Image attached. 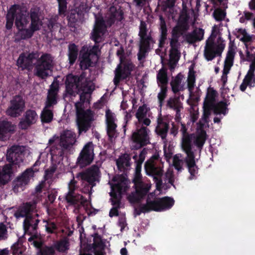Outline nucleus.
Wrapping results in <instances>:
<instances>
[{
	"instance_id": "f257e3e1",
	"label": "nucleus",
	"mask_w": 255,
	"mask_h": 255,
	"mask_svg": "<svg viewBox=\"0 0 255 255\" xmlns=\"http://www.w3.org/2000/svg\"><path fill=\"white\" fill-rule=\"evenodd\" d=\"M76 177L82 181L81 192L90 196L93 188L100 181L101 172L98 165H93L85 171L78 173Z\"/></svg>"
},
{
	"instance_id": "f03ea898",
	"label": "nucleus",
	"mask_w": 255,
	"mask_h": 255,
	"mask_svg": "<svg viewBox=\"0 0 255 255\" xmlns=\"http://www.w3.org/2000/svg\"><path fill=\"white\" fill-rule=\"evenodd\" d=\"M36 61L34 63V74L41 79L50 76L54 66V57L50 53H44L39 57L37 54Z\"/></svg>"
},
{
	"instance_id": "7ed1b4c3",
	"label": "nucleus",
	"mask_w": 255,
	"mask_h": 255,
	"mask_svg": "<svg viewBox=\"0 0 255 255\" xmlns=\"http://www.w3.org/2000/svg\"><path fill=\"white\" fill-rule=\"evenodd\" d=\"M117 55L120 56V63L115 71L113 82L116 86H119L121 81L128 78L134 68V65L130 60L124 58V50L123 48L117 50Z\"/></svg>"
},
{
	"instance_id": "20e7f679",
	"label": "nucleus",
	"mask_w": 255,
	"mask_h": 255,
	"mask_svg": "<svg viewBox=\"0 0 255 255\" xmlns=\"http://www.w3.org/2000/svg\"><path fill=\"white\" fill-rule=\"evenodd\" d=\"M82 102H77L75 104L76 109V122L79 133L86 132L91 127L94 120L93 112L90 109L85 110Z\"/></svg>"
},
{
	"instance_id": "39448f33",
	"label": "nucleus",
	"mask_w": 255,
	"mask_h": 255,
	"mask_svg": "<svg viewBox=\"0 0 255 255\" xmlns=\"http://www.w3.org/2000/svg\"><path fill=\"white\" fill-rule=\"evenodd\" d=\"M128 188L127 181L124 178L117 184L112 185L110 195L111 197L112 204L116 207L111 209L109 213L110 217L119 216L118 208H120L122 195Z\"/></svg>"
},
{
	"instance_id": "423d86ee",
	"label": "nucleus",
	"mask_w": 255,
	"mask_h": 255,
	"mask_svg": "<svg viewBox=\"0 0 255 255\" xmlns=\"http://www.w3.org/2000/svg\"><path fill=\"white\" fill-rule=\"evenodd\" d=\"M12 5L15 6V7L13 8L14 23L18 30V35L21 39H27V37L25 35V31L28 29L29 24V14L27 10L20 5L14 4Z\"/></svg>"
},
{
	"instance_id": "0eeeda50",
	"label": "nucleus",
	"mask_w": 255,
	"mask_h": 255,
	"mask_svg": "<svg viewBox=\"0 0 255 255\" xmlns=\"http://www.w3.org/2000/svg\"><path fill=\"white\" fill-rule=\"evenodd\" d=\"M99 45H94L92 48L84 45L80 52V67L81 70H85L93 66L94 62L98 60V52Z\"/></svg>"
},
{
	"instance_id": "6e6552de",
	"label": "nucleus",
	"mask_w": 255,
	"mask_h": 255,
	"mask_svg": "<svg viewBox=\"0 0 255 255\" xmlns=\"http://www.w3.org/2000/svg\"><path fill=\"white\" fill-rule=\"evenodd\" d=\"M226 46L225 40L219 37L217 43L213 38H208L206 41L204 51L205 58L208 61L213 60L216 56H221Z\"/></svg>"
},
{
	"instance_id": "1a4fd4ad",
	"label": "nucleus",
	"mask_w": 255,
	"mask_h": 255,
	"mask_svg": "<svg viewBox=\"0 0 255 255\" xmlns=\"http://www.w3.org/2000/svg\"><path fill=\"white\" fill-rule=\"evenodd\" d=\"M39 163L37 161L33 165L26 169L21 174L17 176L13 181V190L17 192L19 190L23 191L25 186L29 183L30 179L33 177L34 173L38 171L39 169L36 167Z\"/></svg>"
},
{
	"instance_id": "9d476101",
	"label": "nucleus",
	"mask_w": 255,
	"mask_h": 255,
	"mask_svg": "<svg viewBox=\"0 0 255 255\" xmlns=\"http://www.w3.org/2000/svg\"><path fill=\"white\" fill-rule=\"evenodd\" d=\"M76 142V134L71 130H65L61 134L60 137L54 135L49 139L48 144L51 145L54 143L58 142L61 144L62 147L65 149H68Z\"/></svg>"
},
{
	"instance_id": "9b49d317",
	"label": "nucleus",
	"mask_w": 255,
	"mask_h": 255,
	"mask_svg": "<svg viewBox=\"0 0 255 255\" xmlns=\"http://www.w3.org/2000/svg\"><path fill=\"white\" fill-rule=\"evenodd\" d=\"M25 102L19 95H15L9 102V105L6 110V114L11 118H17L21 116L24 110Z\"/></svg>"
},
{
	"instance_id": "f8f14e48",
	"label": "nucleus",
	"mask_w": 255,
	"mask_h": 255,
	"mask_svg": "<svg viewBox=\"0 0 255 255\" xmlns=\"http://www.w3.org/2000/svg\"><path fill=\"white\" fill-rule=\"evenodd\" d=\"M133 187L135 191L128 195V199L131 203H137L146 196L151 188V185L143 182L134 184Z\"/></svg>"
},
{
	"instance_id": "ddd939ff",
	"label": "nucleus",
	"mask_w": 255,
	"mask_h": 255,
	"mask_svg": "<svg viewBox=\"0 0 255 255\" xmlns=\"http://www.w3.org/2000/svg\"><path fill=\"white\" fill-rule=\"evenodd\" d=\"M149 132L150 130L147 127L142 126L140 128H137L132 133L131 138L135 143V148H140L150 143Z\"/></svg>"
},
{
	"instance_id": "4468645a",
	"label": "nucleus",
	"mask_w": 255,
	"mask_h": 255,
	"mask_svg": "<svg viewBox=\"0 0 255 255\" xmlns=\"http://www.w3.org/2000/svg\"><path fill=\"white\" fill-rule=\"evenodd\" d=\"M24 149L22 146L13 145L7 149L6 157L9 164L18 165L23 162L24 158Z\"/></svg>"
},
{
	"instance_id": "2eb2a0df",
	"label": "nucleus",
	"mask_w": 255,
	"mask_h": 255,
	"mask_svg": "<svg viewBox=\"0 0 255 255\" xmlns=\"http://www.w3.org/2000/svg\"><path fill=\"white\" fill-rule=\"evenodd\" d=\"M29 16L30 18L31 23L29 24L28 29L25 31V35L27 37V39L31 38L35 31L39 30L42 24L38 9L31 8Z\"/></svg>"
},
{
	"instance_id": "dca6fc26",
	"label": "nucleus",
	"mask_w": 255,
	"mask_h": 255,
	"mask_svg": "<svg viewBox=\"0 0 255 255\" xmlns=\"http://www.w3.org/2000/svg\"><path fill=\"white\" fill-rule=\"evenodd\" d=\"M93 150L92 142H89L86 143L79 154L77 164L80 167H85L90 165L93 160Z\"/></svg>"
},
{
	"instance_id": "f3484780",
	"label": "nucleus",
	"mask_w": 255,
	"mask_h": 255,
	"mask_svg": "<svg viewBox=\"0 0 255 255\" xmlns=\"http://www.w3.org/2000/svg\"><path fill=\"white\" fill-rule=\"evenodd\" d=\"M82 79V76L74 75L72 74H69L66 76L65 81V96L75 97L77 94L79 82Z\"/></svg>"
},
{
	"instance_id": "a211bd4d",
	"label": "nucleus",
	"mask_w": 255,
	"mask_h": 255,
	"mask_svg": "<svg viewBox=\"0 0 255 255\" xmlns=\"http://www.w3.org/2000/svg\"><path fill=\"white\" fill-rule=\"evenodd\" d=\"M215 99V91H213L211 93H208L206 100H205V105L209 109L213 111L215 114H226L228 104L223 101L220 102L217 104L214 103Z\"/></svg>"
},
{
	"instance_id": "6ab92c4d",
	"label": "nucleus",
	"mask_w": 255,
	"mask_h": 255,
	"mask_svg": "<svg viewBox=\"0 0 255 255\" xmlns=\"http://www.w3.org/2000/svg\"><path fill=\"white\" fill-rule=\"evenodd\" d=\"M106 124L107 134L108 136V139L110 142L113 141L117 137L116 128L117 125L115 122L116 118L115 114L110 109L106 111Z\"/></svg>"
},
{
	"instance_id": "aec40b11",
	"label": "nucleus",
	"mask_w": 255,
	"mask_h": 255,
	"mask_svg": "<svg viewBox=\"0 0 255 255\" xmlns=\"http://www.w3.org/2000/svg\"><path fill=\"white\" fill-rule=\"evenodd\" d=\"M149 202L152 211L156 212H161L169 209L174 204L173 198L168 196L157 198L153 200H150L149 198Z\"/></svg>"
},
{
	"instance_id": "412c9836",
	"label": "nucleus",
	"mask_w": 255,
	"mask_h": 255,
	"mask_svg": "<svg viewBox=\"0 0 255 255\" xmlns=\"http://www.w3.org/2000/svg\"><path fill=\"white\" fill-rule=\"evenodd\" d=\"M38 116L34 110L28 109L23 114L18 123V127L22 130H26L38 121Z\"/></svg>"
},
{
	"instance_id": "4be33fe9",
	"label": "nucleus",
	"mask_w": 255,
	"mask_h": 255,
	"mask_svg": "<svg viewBox=\"0 0 255 255\" xmlns=\"http://www.w3.org/2000/svg\"><path fill=\"white\" fill-rule=\"evenodd\" d=\"M37 52H32L27 55L25 53H21L17 61L16 65L19 69L23 71L24 70H30L34 65L33 61L36 59Z\"/></svg>"
},
{
	"instance_id": "5701e85b",
	"label": "nucleus",
	"mask_w": 255,
	"mask_h": 255,
	"mask_svg": "<svg viewBox=\"0 0 255 255\" xmlns=\"http://www.w3.org/2000/svg\"><path fill=\"white\" fill-rule=\"evenodd\" d=\"M124 12L120 6L112 5L106 16V21L109 26H111L116 21H121L124 18Z\"/></svg>"
},
{
	"instance_id": "b1692460",
	"label": "nucleus",
	"mask_w": 255,
	"mask_h": 255,
	"mask_svg": "<svg viewBox=\"0 0 255 255\" xmlns=\"http://www.w3.org/2000/svg\"><path fill=\"white\" fill-rule=\"evenodd\" d=\"M106 28L105 21L103 18L96 20L95 26L91 32V39L95 43V45H99L98 43L101 42L102 36L105 34Z\"/></svg>"
},
{
	"instance_id": "393cba45",
	"label": "nucleus",
	"mask_w": 255,
	"mask_h": 255,
	"mask_svg": "<svg viewBox=\"0 0 255 255\" xmlns=\"http://www.w3.org/2000/svg\"><path fill=\"white\" fill-rule=\"evenodd\" d=\"M36 207L35 202H27L22 204L14 213L16 218L30 217L31 214L34 211Z\"/></svg>"
},
{
	"instance_id": "a878e982",
	"label": "nucleus",
	"mask_w": 255,
	"mask_h": 255,
	"mask_svg": "<svg viewBox=\"0 0 255 255\" xmlns=\"http://www.w3.org/2000/svg\"><path fill=\"white\" fill-rule=\"evenodd\" d=\"M157 125L155 131L161 138L162 140L165 142L167 141V133L169 129V122L165 121L161 115L160 114L157 119Z\"/></svg>"
},
{
	"instance_id": "bb28decb",
	"label": "nucleus",
	"mask_w": 255,
	"mask_h": 255,
	"mask_svg": "<svg viewBox=\"0 0 255 255\" xmlns=\"http://www.w3.org/2000/svg\"><path fill=\"white\" fill-rule=\"evenodd\" d=\"M93 237V243L92 247L95 255H106L105 252V242L98 233L92 235Z\"/></svg>"
},
{
	"instance_id": "cd10ccee",
	"label": "nucleus",
	"mask_w": 255,
	"mask_h": 255,
	"mask_svg": "<svg viewBox=\"0 0 255 255\" xmlns=\"http://www.w3.org/2000/svg\"><path fill=\"white\" fill-rule=\"evenodd\" d=\"M144 169L146 174L154 178L155 176H162L163 170L161 163H152L151 161H146Z\"/></svg>"
},
{
	"instance_id": "c85d7f7f",
	"label": "nucleus",
	"mask_w": 255,
	"mask_h": 255,
	"mask_svg": "<svg viewBox=\"0 0 255 255\" xmlns=\"http://www.w3.org/2000/svg\"><path fill=\"white\" fill-rule=\"evenodd\" d=\"M39 215L36 214L34 216L30 215V217L25 218L23 221V228L25 233L29 232H36L38 228V225L40 220L38 219Z\"/></svg>"
},
{
	"instance_id": "c756f323",
	"label": "nucleus",
	"mask_w": 255,
	"mask_h": 255,
	"mask_svg": "<svg viewBox=\"0 0 255 255\" xmlns=\"http://www.w3.org/2000/svg\"><path fill=\"white\" fill-rule=\"evenodd\" d=\"M186 167L190 173L189 179L192 180L196 178L198 173L199 168L196 165L195 155L186 156L184 159Z\"/></svg>"
},
{
	"instance_id": "7c9ffc66",
	"label": "nucleus",
	"mask_w": 255,
	"mask_h": 255,
	"mask_svg": "<svg viewBox=\"0 0 255 255\" xmlns=\"http://www.w3.org/2000/svg\"><path fill=\"white\" fill-rule=\"evenodd\" d=\"M195 138V135L193 133L187 134L185 136H182L181 141V146L183 150L186 154V156L195 155L192 150L193 140Z\"/></svg>"
},
{
	"instance_id": "2f4dec72",
	"label": "nucleus",
	"mask_w": 255,
	"mask_h": 255,
	"mask_svg": "<svg viewBox=\"0 0 255 255\" xmlns=\"http://www.w3.org/2000/svg\"><path fill=\"white\" fill-rule=\"evenodd\" d=\"M50 148V154L52 160H55L56 162L60 163L63 159L64 148L62 147L61 144L58 142L54 143Z\"/></svg>"
},
{
	"instance_id": "473e14b6",
	"label": "nucleus",
	"mask_w": 255,
	"mask_h": 255,
	"mask_svg": "<svg viewBox=\"0 0 255 255\" xmlns=\"http://www.w3.org/2000/svg\"><path fill=\"white\" fill-rule=\"evenodd\" d=\"M15 128V126L11 122L5 120L0 121V140H4L7 134L13 133Z\"/></svg>"
},
{
	"instance_id": "72a5a7b5",
	"label": "nucleus",
	"mask_w": 255,
	"mask_h": 255,
	"mask_svg": "<svg viewBox=\"0 0 255 255\" xmlns=\"http://www.w3.org/2000/svg\"><path fill=\"white\" fill-rule=\"evenodd\" d=\"M12 173L10 164H6L0 169V186H4L10 181Z\"/></svg>"
},
{
	"instance_id": "f704fd0d",
	"label": "nucleus",
	"mask_w": 255,
	"mask_h": 255,
	"mask_svg": "<svg viewBox=\"0 0 255 255\" xmlns=\"http://www.w3.org/2000/svg\"><path fill=\"white\" fill-rule=\"evenodd\" d=\"M65 199L69 205H76L79 202L82 204H84L87 201V199L83 195L71 192H67Z\"/></svg>"
},
{
	"instance_id": "c9c22d12",
	"label": "nucleus",
	"mask_w": 255,
	"mask_h": 255,
	"mask_svg": "<svg viewBox=\"0 0 255 255\" xmlns=\"http://www.w3.org/2000/svg\"><path fill=\"white\" fill-rule=\"evenodd\" d=\"M189 14L186 11L182 12L179 16L176 25L173 28L185 33L189 28Z\"/></svg>"
},
{
	"instance_id": "e433bc0d",
	"label": "nucleus",
	"mask_w": 255,
	"mask_h": 255,
	"mask_svg": "<svg viewBox=\"0 0 255 255\" xmlns=\"http://www.w3.org/2000/svg\"><path fill=\"white\" fill-rule=\"evenodd\" d=\"M204 31L202 28L195 29L186 35V40L190 44H193L203 39Z\"/></svg>"
},
{
	"instance_id": "4c0bfd02",
	"label": "nucleus",
	"mask_w": 255,
	"mask_h": 255,
	"mask_svg": "<svg viewBox=\"0 0 255 255\" xmlns=\"http://www.w3.org/2000/svg\"><path fill=\"white\" fill-rule=\"evenodd\" d=\"M131 157L128 153H124L121 155L116 161V164L119 170L121 171H125V170L130 166Z\"/></svg>"
},
{
	"instance_id": "58836bf2",
	"label": "nucleus",
	"mask_w": 255,
	"mask_h": 255,
	"mask_svg": "<svg viewBox=\"0 0 255 255\" xmlns=\"http://www.w3.org/2000/svg\"><path fill=\"white\" fill-rule=\"evenodd\" d=\"M159 20L160 21V35L159 40L158 47L159 48H163L165 45V41L167 39V28L165 20L162 16H160Z\"/></svg>"
},
{
	"instance_id": "ea45409f",
	"label": "nucleus",
	"mask_w": 255,
	"mask_h": 255,
	"mask_svg": "<svg viewBox=\"0 0 255 255\" xmlns=\"http://www.w3.org/2000/svg\"><path fill=\"white\" fill-rule=\"evenodd\" d=\"M185 32L172 28L171 32V37L169 38L170 48H179L180 43L179 42V38Z\"/></svg>"
},
{
	"instance_id": "a19ab883",
	"label": "nucleus",
	"mask_w": 255,
	"mask_h": 255,
	"mask_svg": "<svg viewBox=\"0 0 255 255\" xmlns=\"http://www.w3.org/2000/svg\"><path fill=\"white\" fill-rule=\"evenodd\" d=\"M247 86L250 88L255 87V73L250 75L249 73H247L240 86V89L241 91L244 92Z\"/></svg>"
},
{
	"instance_id": "79ce46f5",
	"label": "nucleus",
	"mask_w": 255,
	"mask_h": 255,
	"mask_svg": "<svg viewBox=\"0 0 255 255\" xmlns=\"http://www.w3.org/2000/svg\"><path fill=\"white\" fill-rule=\"evenodd\" d=\"M78 54V46L74 43H70L68 48V57L70 66L73 65L76 62Z\"/></svg>"
},
{
	"instance_id": "37998d69",
	"label": "nucleus",
	"mask_w": 255,
	"mask_h": 255,
	"mask_svg": "<svg viewBox=\"0 0 255 255\" xmlns=\"http://www.w3.org/2000/svg\"><path fill=\"white\" fill-rule=\"evenodd\" d=\"M182 80V76L180 74H178L174 79L171 80L170 85L172 91L174 94H177L179 91L183 90V87L181 86Z\"/></svg>"
},
{
	"instance_id": "c03bdc74",
	"label": "nucleus",
	"mask_w": 255,
	"mask_h": 255,
	"mask_svg": "<svg viewBox=\"0 0 255 255\" xmlns=\"http://www.w3.org/2000/svg\"><path fill=\"white\" fill-rule=\"evenodd\" d=\"M154 43V40L152 38L151 33H148V36L139 37V47L150 50L151 49V44Z\"/></svg>"
},
{
	"instance_id": "a18cd8bd",
	"label": "nucleus",
	"mask_w": 255,
	"mask_h": 255,
	"mask_svg": "<svg viewBox=\"0 0 255 255\" xmlns=\"http://www.w3.org/2000/svg\"><path fill=\"white\" fill-rule=\"evenodd\" d=\"M79 76H82V79L79 82L78 91L91 93L93 92V89H92L90 81H88L82 74Z\"/></svg>"
},
{
	"instance_id": "49530a36",
	"label": "nucleus",
	"mask_w": 255,
	"mask_h": 255,
	"mask_svg": "<svg viewBox=\"0 0 255 255\" xmlns=\"http://www.w3.org/2000/svg\"><path fill=\"white\" fill-rule=\"evenodd\" d=\"M13 7H15V6L11 5L9 9H8L6 15V22L5 27L7 30H10L12 28L13 25L14 20H15L14 16V10Z\"/></svg>"
},
{
	"instance_id": "de8ad7c7",
	"label": "nucleus",
	"mask_w": 255,
	"mask_h": 255,
	"mask_svg": "<svg viewBox=\"0 0 255 255\" xmlns=\"http://www.w3.org/2000/svg\"><path fill=\"white\" fill-rule=\"evenodd\" d=\"M157 81L159 87H167L168 84V77L165 69L162 68L159 71L157 74Z\"/></svg>"
},
{
	"instance_id": "09e8293b",
	"label": "nucleus",
	"mask_w": 255,
	"mask_h": 255,
	"mask_svg": "<svg viewBox=\"0 0 255 255\" xmlns=\"http://www.w3.org/2000/svg\"><path fill=\"white\" fill-rule=\"evenodd\" d=\"M79 18V13L75 9L71 10L67 16L68 26L72 28H75Z\"/></svg>"
},
{
	"instance_id": "8fccbe9b",
	"label": "nucleus",
	"mask_w": 255,
	"mask_h": 255,
	"mask_svg": "<svg viewBox=\"0 0 255 255\" xmlns=\"http://www.w3.org/2000/svg\"><path fill=\"white\" fill-rule=\"evenodd\" d=\"M206 132L202 130L194 139V143L200 150H201L206 139Z\"/></svg>"
},
{
	"instance_id": "3c124183",
	"label": "nucleus",
	"mask_w": 255,
	"mask_h": 255,
	"mask_svg": "<svg viewBox=\"0 0 255 255\" xmlns=\"http://www.w3.org/2000/svg\"><path fill=\"white\" fill-rule=\"evenodd\" d=\"M53 118V113L51 110L48 108H45L42 111L41 114V121L43 123H49Z\"/></svg>"
},
{
	"instance_id": "603ef678",
	"label": "nucleus",
	"mask_w": 255,
	"mask_h": 255,
	"mask_svg": "<svg viewBox=\"0 0 255 255\" xmlns=\"http://www.w3.org/2000/svg\"><path fill=\"white\" fill-rule=\"evenodd\" d=\"M152 211L149 202V197L146 199V204H143L140 207V208H135L134 211V217L139 216L141 213H148Z\"/></svg>"
},
{
	"instance_id": "864d4df0",
	"label": "nucleus",
	"mask_w": 255,
	"mask_h": 255,
	"mask_svg": "<svg viewBox=\"0 0 255 255\" xmlns=\"http://www.w3.org/2000/svg\"><path fill=\"white\" fill-rule=\"evenodd\" d=\"M58 95L57 94L48 93L45 103V108H50L57 103Z\"/></svg>"
},
{
	"instance_id": "5fc2aeb1",
	"label": "nucleus",
	"mask_w": 255,
	"mask_h": 255,
	"mask_svg": "<svg viewBox=\"0 0 255 255\" xmlns=\"http://www.w3.org/2000/svg\"><path fill=\"white\" fill-rule=\"evenodd\" d=\"M167 106L173 110L178 107H182V103L180 101L179 97L170 98L167 102Z\"/></svg>"
},
{
	"instance_id": "6e6d98bb",
	"label": "nucleus",
	"mask_w": 255,
	"mask_h": 255,
	"mask_svg": "<svg viewBox=\"0 0 255 255\" xmlns=\"http://www.w3.org/2000/svg\"><path fill=\"white\" fill-rule=\"evenodd\" d=\"M58 4V14L60 16L65 17L67 10V2L66 0H57Z\"/></svg>"
},
{
	"instance_id": "4d7b16f0",
	"label": "nucleus",
	"mask_w": 255,
	"mask_h": 255,
	"mask_svg": "<svg viewBox=\"0 0 255 255\" xmlns=\"http://www.w3.org/2000/svg\"><path fill=\"white\" fill-rule=\"evenodd\" d=\"M160 91L158 94L157 98L158 100V106L161 109L163 104L164 99L167 96V87L160 86Z\"/></svg>"
},
{
	"instance_id": "13d9d810",
	"label": "nucleus",
	"mask_w": 255,
	"mask_h": 255,
	"mask_svg": "<svg viewBox=\"0 0 255 255\" xmlns=\"http://www.w3.org/2000/svg\"><path fill=\"white\" fill-rule=\"evenodd\" d=\"M148 109L145 104L139 106L135 114V117L138 120H141L143 118L146 117Z\"/></svg>"
},
{
	"instance_id": "bf43d9fd",
	"label": "nucleus",
	"mask_w": 255,
	"mask_h": 255,
	"mask_svg": "<svg viewBox=\"0 0 255 255\" xmlns=\"http://www.w3.org/2000/svg\"><path fill=\"white\" fill-rule=\"evenodd\" d=\"M58 19V16L57 15H55L52 16L48 20L47 25L49 30L52 31V30L58 27V25L59 24L57 22Z\"/></svg>"
},
{
	"instance_id": "052dcab7",
	"label": "nucleus",
	"mask_w": 255,
	"mask_h": 255,
	"mask_svg": "<svg viewBox=\"0 0 255 255\" xmlns=\"http://www.w3.org/2000/svg\"><path fill=\"white\" fill-rule=\"evenodd\" d=\"M148 29L145 21L141 20L139 26V32L138 35L139 37L148 36Z\"/></svg>"
},
{
	"instance_id": "680f3d73",
	"label": "nucleus",
	"mask_w": 255,
	"mask_h": 255,
	"mask_svg": "<svg viewBox=\"0 0 255 255\" xmlns=\"http://www.w3.org/2000/svg\"><path fill=\"white\" fill-rule=\"evenodd\" d=\"M69 242L65 240H61L55 245V248L60 252H64L68 249Z\"/></svg>"
},
{
	"instance_id": "e2e57ef3",
	"label": "nucleus",
	"mask_w": 255,
	"mask_h": 255,
	"mask_svg": "<svg viewBox=\"0 0 255 255\" xmlns=\"http://www.w3.org/2000/svg\"><path fill=\"white\" fill-rule=\"evenodd\" d=\"M226 14V12L220 8L216 9L213 13L214 18L217 21H222L225 18Z\"/></svg>"
},
{
	"instance_id": "0e129e2a",
	"label": "nucleus",
	"mask_w": 255,
	"mask_h": 255,
	"mask_svg": "<svg viewBox=\"0 0 255 255\" xmlns=\"http://www.w3.org/2000/svg\"><path fill=\"white\" fill-rule=\"evenodd\" d=\"M181 53L179 48H170L169 56L171 61L177 62L180 59Z\"/></svg>"
},
{
	"instance_id": "69168bd1",
	"label": "nucleus",
	"mask_w": 255,
	"mask_h": 255,
	"mask_svg": "<svg viewBox=\"0 0 255 255\" xmlns=\"http://www.w3.org/2000/svg\"><path fill=\"white\" fill-rule=\"evenodd\" d=\"M39 253L40 255H54L55 249L51 246H43L40 249Z\"/></svg>"
},
{
	"instance_id": "338daca9",
	"label": "nucleus",
	"mask_w": 255,
	"mask_h": 255,
	"mask_svg": "<svg viewBox=\"0 0 255 255\" xmlns=\"http://www.w3.org/2000/svg\"><path fill=\"white\" fill-rule=\"evenodd\" d=\"M255 39V35H250L247 32L240 39V40L244 43L246 49H249V44H248V43L252 42L253 39Z\"/></svg>"
},
{
	"instance_id": "774afa93",
	"label": "nucleus",
	"mask_w": 255,
	"mask_h": 255,
	"mask_svg": "<svg viewBox=\"0 0 255 255\" xmlns=\"http://www.w3.org/2000/svg\"><path fill=\"white\" fill-rule=\"evenodd\" d=\"M59 90V83L57 80H54L52 84L50 86V89L48 90V93L51 94H57Z\"/></svg>"
}]
</instances>
